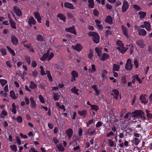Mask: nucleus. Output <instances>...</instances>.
<instances>
[{
  "label": "nucleus",
  "mask_w": 152,
  "mask_h": 152,
  "mask_svg": "<svg viewBox=\"0 0 152 152\" xmlns=\"http://www.w3.org/2000/svg\"><path fill=\"white\" fill-rule=\"evenodd\" d=\"M6 48L8 50L9 52L12 54L13 56H15V53L14 51L12 49V48L8 46H7Z\"/></svg>",
  "instance_id": "nucleus-44"
},
{
  "label": "nucleus",
  "mask_w": 152,
  "mask_h": 152,
  "mask_svg": "<svg viewBox=\"0 0 152 152\" xmlns=\"http://www.w3.org/2000/svg\"><path fill=\"white\" fill-rule=\"evenodd\" d=\"M13 9L14 12L18 16L21 15V11L18 7L15 6L13 7Z\"/></svg>",
  "instance_id": "nucleus-8"
},
{
  "label": "nucleus",
  "mask_w": 152,
  "mask_h": 152,
  "mask_svg": "<svg viewBox=\"0 0 152 152\" xmlns=\"http://www.w3.org/2000/svg\"><path fill=\"white\" fill-rule=\"evenodd\" d=\"M91 129L90 128L86 130L85 133L86 134H88L90 136H91L93 134H96L95 129L93 131L90 132Z\"/></svg>",
  "instance_id": "nucleus-14"
},
{
  "label": "nucleus",
  "mask_w": 152,
  "mask_h": 152,
  "mask_svg": "<svg viewBox=\"0 0 152 152\" xmlns=\"http://www.w3.org/2000/svg\"><path fill=\"white\" fill-rule=\"evenodd\" d=\"M134 143L135 145H137L139 143L140 141L137 138H135L134 139Z\"/></svg>",
  "instance_id": "nucleus-63"
},
{
  "label": "nucleus",
  "mask_w": 152,
  "mask_h": 152,
  "mask_svg": "<svg viewBox=\"0 0 152 152\" xmlns=\"http://www.w3.org/2000/svg\"><path fill=\"white\" fill-rule=\"evenodd\" d=\"M24 100L26 104L28 105L29 104V99L27 97L25 96L24 97Z\"/></svg>",
  "instance_id": "nucleus-64"
},
{
  "label": "nucleus",
  "mask_w": 152,
  "mask_h": 152,
  "mask_svg": "<svg viewBox=\"0 0 152 152\" xmlns=\"http://www.w3.org/2000/svg\"><path fill=\"white\" fill-rule=\"evenodd\" d=\"M87 113V111L85 110H84L82 111H78V114L80 116H83L85 117Z\"/></svg>",
  "instance_id": "nucleus-21"
},
{
  "label": "nucleus",
  "mask_w": 152,
  "mask_h": 152,
  "mask_svg": "<svg viewBox=\"0 0 152 152\" xmlns=\"http://www.w3.org/2000/svg\"><path fill=\"white\" fill-rule=\"evenodd\" d=\"M11 41L13 45H17L18 44V39L16 37L14 36H12L11 37Z\"/></svg>",
  "instance_id": "nucleus-19"
},
{
  "label": "nucleus",
  "mask_w": 152,
  "mask_h": 152,
  "mask_svg": "<svg viewBox=\"0 0 152 152\" xmlns=\"http://www.w3.org/2000/svg\"><path fill=\"white\" fill-rule=\"evenodd\" d=\"M16 120L19 123H21L22 122V118L21 117L19 116L17 117Z\"/></svg>",
  "instance_id": "nucleus-59"
},
{
  "label": "nucleus",
  "mask_w": 152,
  "mask_h": 152,
  "mask_svg": "<svg viewBox=\"0 0 152 152\" xmlns=\"http://www.w3.org/2000/svg\"><path fill=\"white\" fill-rule=\"evenodd\" d=\"M46 74L47 75V77L49 79V80L50 81H52V78L50 74V72L49 71H47Z\"/></svg>",
  "instance_id": "nucleus-46"
},
{
  "label": "nucleus",
  "mask_w": 152,
  "mask_h": 152,
  "mask_svg": "<svg viewBox=\"0 0 152 152\" xmlns=\"http://www.w3.org/2000/svg\"><path fill=\"white\" fill-rule=\"evenodd\" d=\"M122 32L127 37H129V35L128 34L127 28L124 26L122 25L121 26Z\"/></svg>",
  "instance_id": "nucleus-18"
},
{
  "label": "nucleus",
  "mask_w": 152,
  "mask_h": 152,
  "mask_svg": "<svg viewBox=\"0 0 152 152\" xmlns=\"http://www.w3.org/2000/svg\"><path fill=\"white\" fill-rule=\"evenodd\" d=\"M133 79L137 80L140 84L142 83V81L138 77L137 75H134L132 77Z\"/></svg>",
  "instance_id": "nucleus-43"
},
{
  "label": "nucleus",
  "mask_w": 152,
  "mask_h": 152,
  "mask_svg": "<svg viewBox=\"0 0 152 152\" xmlns=\"http://www.w3.org/2000/svg\"><path fill=\"white\" fill-rule=\"evenodd\" d=\"M132 68V65L131 63V61L130 59H127L125 66V69L127 71H130Z\"/></svg>",
  "instance_id": "nucleus-4"
},
{
  "label": "nucleus",
  "mask_w": 152,
  "mask_h": 152,
  "mask_svg": "<svg viewBox=\"0 0 152 152\" xmlns=\"http://www.w3.org/2000/svg\"><path fill=\"white\" fill-rule=\"evenodd\" d=\"M146 13L145 12L140 11L138 12V14L139 15L140 18L142 19L145 18L146 15Z\"/></svg>",
  "instance_id": "nucleus-25"
},
{
  "label": "nucleus",
  "mask_w": 152,
  "mask_h": 152,
  "mask_svg": "<svg viewBox=\"0 0 152 152\" xmlns=\"http://www.w3.org/2000/svg\"><path fill=\"white\" fill-rule=\"evenodd\" d=\"M34 13L35 18L37 19L38 23H41V18L39 13L38 12H34Z\"/></svg>",
  "instance_id": "nucleus-12"
},
{
  "label": "nucleus",
  "mask_w": 152,
  "mask_h": 152,
  "mask_svg": "<svg viewBox=\"0 0 152 152\" xmlns=\"http://www.w3.org/2000/svg\"><path fill=\"white\" fill-rule=\"evenodd\" d=\"M60 97V96L58 94H54L53 98L55 101H57L58 100Z\"/></svg>",
  "instance_id": "nucleus-51"
},
{
  "label": "nucleus",
  "mask_w": 152,
  "mask_h": 152,
  "mask_svg": "<svg viewBox=\"0 0 152 152\" xmlns=\"http://www.w3.org/2000/svg\"><path fill=\"white\" fill-rule=\"evenodd\" d=\"M36 21L33 17H30L29 18L28 20V23L30 25H31L32 24H34L36 23Z\"/></svg>",
  "instance_id": "nucleus-26"
},
{
  "label": "nucleus",
  "mask_w": 152,
  "mask_h": 152,
  "mask_svg": "<svg viewBox=\"0 0 152 152\" xmlns=\"http://www.w3.org/2000/svg\"><path fill=\"white\" fill-rule=\"evenodd\" d=\"M136 43L141 48H143L145 46V45L144 44V41L142 39L138 40L136 42Z\"/></svg>",
  "instance_id": "nucleus-11"
},
{
  "label": "nucleus",
  "mask_w": 152,
  "mask_h": 152,
  "mask_svg": "<svg viewBox=\"0 0 152 152\" xmlns=\"http://www.w3.org/2000/svg\"><path fill=\"white\" fill-rule=\"evenodd\" d=\"M7 115V113L5 110H3L0 115V117L1 118H4Z\"/></svg>",
  "instance_id": "nucleus-36"
},
{
  "label": "nucleus",
  "mask_w": 152,
  "mask_h": 152,
  "mask_svg": "<svg viewBox=\"0 0 152 152\" xmlns=\"http://www.w3.org/2000/svg\"><path fill=\"white\" fill-rule=\"evenodd\" d=\"M117 44L119 46V47H121L124 46V44L122 43V42L120 40H118L117 41Z\"/></svg>",
  "instance_id": "nucleus-58"
},
{
  "label": "nucleus",
  "mask_w": 152,
  "mask_h": 152,
  "mask_svg": "<svg viewBox=\"0 0 152 152\" xmlns=\"http://www.w3.org/2000/svg\"><path fill=\"white\" fill-rule=\"evenodd\" d=\"M88 35L92 37L94 42L96 43H98L99 41V36L97 33L93 31H90L88 33Z\"/></svg>",
  "instance_id": "nucleus-2"
},
{
  "label": "nucleus",
  "mask_w": 152,
  "mask_h": 152,
  "mask_svg": "<svg viewBox=\"0 0 152 152\" xmlns=\"http://www.w3.org/2000/svg\"><path fill=\"white\" fill-rule=\"evenodd\" d=\"M12 112L15 114L16 113V106L14 103H13L12 105Z\"/></svg>",
  "instance_id": "nucleus-37"
},
{
  "label": "nucleus",
  "mask_w": 152,
  "mask_h": 152,
  "mask_svg": "<svg viewBox=\"0 0 152 152\" xmlns=\"http://www.w3.org/2000/svg\"><path fill=\"white\" fill-rule=\"evenodd\" d=\"M105 21L106 23H108L109 24H112L113 23L112 18L110 16H107L105 19Z\"/></svg>",
  "instance_id": "nucleus-20"
},
{
  "label": "nucleus",
  "mask_w": 152,
  "mask_h": 152,
  "mask_svg": "<svg viewBox=\"0 0 152 152\" xmlns=\"http://www.w3.org/2000/svg\"><path fill=\"white\" fill-rule=\"evenodd\" d=\"M100 60L101 61H104L110 58V56L105 53H103L102 56L99 57Z\"/></svg>",
  "instance_id": "nucleus-13"
},
{
  "label": "nucleus",
  "mask_w": 152,
  "mask_h": 152,
  "mask_svg": "<svg viewBox=\"0 0 152 152\" xmlns=\"http://www.w3.org/2000/svg\"><path fill=\"white\" fill-rule=\"evenodd\" d=\"M146 112L147 114V117L148 118H152V114L149 113V111L148 110H146Z\"/></svg>",
  "instance_id": "nucleus-49"
},
{
  "label": "nucleus",
  "mask_w": 152,
  "mask_h": 152,
  "mask_svg": "<svg viewBox=\"0 0 152 152\" xmlns=\"http://www.w3.org/2000/svg\"><path fill=\"white\" fill-rule=\"evenodd\" d=\"M64 6L65 7L70 9H75V7L73 6L72 4L69 2L65 3Z\"/></svg>",
  "instance_id": "nucleus-17"
},
{
  "label": "nucleus",
  "mask_w": 152,
  "mask_h": 152,
  "mask_svg": "<svg viewBox=\"0 0 152 152\" xmlns=\"http://www.w3.org/2000/svg\"><path fill=\"white\" fill-rule=\"evenodd\" d=\"M92 88H93L95 92V95L98 96L100 94V90L98 89L97 86L96 85H93Z\"/></svg>",
  "instance_id": "nucleus-24"
},
{
  "label": "nucleus",
  "mask_w": 152,
  "mask_h": 152,
  "mask_svg": "<svg viewBox=\"0 0 152 152\" xmlns=\"http://www.w3.org/2000/svg\"><path fill=\"white\" fill-rule=\"evenodd\" d=\"M71 75L72 77L71 81V82L75 81L76 80V78H77L78 76V72L75 70L72 71L71 72Z\"/></svg>",
  "instance_id": "nucleus-5"
},
{
  "label": "nucleus",
  "mask_w": 152,
  "mask_h": 152,
  "mask_svg": "<svg viewBox=\"0 0 152 152\" xmlns=\"http://www.w3.org/2000/svg\"><path fill=\"white\" fill-rule=\"evenodd\" d=\"M36 84L33 81H31L30 83V85L29 87L32 89H34L37 87Z\"/></svg>",
  "instance_id": "nucleus-40"
},
{
  "label": "nucleus",
  "mask_w": 152,
  "mask_h": 152,
  "mask_svg": "<svg viewBox=\"0 0 152 152\" xmlns=\"http://www.w3.org/2000/svg\"><path fill=\"white\" fill-rule=\"evenodd\" d=\"M102 48H99L97 47L95 48V50L97 53V56L99 57H101V55L102 54L101 50Z\"/></svg>",
  "instance_id": "nucleus-29"
},
{
  "label": "nucleus",
  "mask_w": 152,
  "mask_h": 152,
  "mask_svg": "<svg viewBox=\"0 0 152 152\" xmlns=\"http://www.w3.org/2000/svg\"><path fill=\"white\" fill-rule=\"evenodd\" d=\"M116 49H118L120 53L122 54L124 53L128 49L127 48H124V46L121 47H117Z\"/></svg>",
  "instance_id": "nucleus-16"
},
{
  "label": "nucleus",
  "mask_w": 152,
  "mask_h": 152,
  "mask_svg": "<svg viewBox=\"0 0 152 152\" xmlns=\"http://www.w3.org/2000/svg\"><path fill=\"white\" fill-rule=\"evenodd\" d=\"M133 7L137 11L141 10V8L137 5H133Z\"/></svg>",
  "instance_id": "nucleus-52"
},
{
  "label": "nucleus",
  "mask_w": 152,
  "mask_h": 152,
  "mask_svg": "<svg viewBox=\"0 0 152 152\" xmlns=\"http://www.w3.org/2000/svg\"><path fill=\"white\" fill-rule=\"evenodd\" d=\"M7 83V81L4 79H0V83L2 86H4Z\"/></svg>",
  "instance_id": "nucleus-42"
},
{
  "label": "nucleus",
  "mask_w": 152,
  "mask_h": 152,
  "mask_svg": "<svg viewBox=\"0 0 152 152\" xmlns=\"http://www.w3.org/2000/svg\"><path fill=\"white\" fill-rule=\"evenodd\" d=\"M144 113L141 110H136L132 113V117L134 119L133 120V122H136L137 121H139L140 118H141L143 120H145V117L144 116Z\"/></svg>",
  "instance_id": "nucleus-1"
},
{
  "label": "nucleus",
  "mask_w": 152,
  "mask_h": 152,
  "mask_svg": "<svg viewBox=\"0 0 152 152\" xmlns=\"http://www.w3.org/2000/svg\"><path fill=\"white\" fill-rule=\"evenodd\" d=\"M57 17L60 18L61 20L63 21L64 22L66 21V17L65 15L63 14L59 13L57 15Z\"/></svg>",
  "instance_id": "nucleus-27"
},
{
  "label": "nucleus",
  "mask_w": 152,
  "mask_h": 152,
  "mask_svg": "<svg viewBox=\"0 0 152 152\" xmlns=\"http://www.w3.org/2000/svg\"><path fill=\"white\" fill-rule=\"evenodd\" d=\"M134 64L135 65V67L136 68H138V61L136 59L134 61Z\"/></svg>",
  "instance_id": "nucleus-60"
},
{
  "label": "nucleus",
  "mask_w": 152,
  "mask_h": 152,
  "mask_svg": "<svg viewBox=\"0 0 152 152\" xmlns=\"http://www.w3.org/2000/svg\"><path fill=\"white\" fill-rule=\"evenodd\" d=\"M138 33L140 35L144 36L146 34L147 32L144 29H142L139 30Z\"/></svg>",
  "instance_id": "nucleus-23"
},
{
  "label": "nucleus",
  "mask_w": 152,
  "mask_h": 152,
  "mask_svg": "<svg viewBox=\"0 0 152 152\" xmlns=\"http://www.w3.org/2000/svg\"><path fill=\"white\" fill-rule=\"evenodd\" d=\"M91 67V69L90 68L88 69V71L91 73H94L96 71V70L95 65L94 64H92Z\"/></svg>",
  "instance_id": "nucleus-30"
},
{
  "label": "nucleus",
  "mask_w": 152,
  "mask_h": 152,
  "mask_svg": "<svg viewBox=\"0 0 152 152\" xmlns=\"http://www.w3.org/2000/svg\"><path fill=\"white\" fill-rule=\"evenodd\" d=\"M44 36V34H42V35H38L37 36V40L39 41H42L44 40L43 38Z\"/></svg>",
  "instance_id": "nucleus-38"
},
{
  "label": "nucleus",
  "mask_w": 152,
  "mask_h": 152,
  "mask_svg": "<svg viewBox=\"0 0 152 152\" xmlns=\"http://www.w3.org/2000/svg\"><path fill=\"white\" fill-rule=\"evenodd\" d=\"M107 74V71L105 70H103L102 74V77L103 78H106V75Z\"/></svg>",
  "instance_id": "nucleus-53"
},
{
  "label": "nucleus",
  "mask_w": 152,
  "mask_h": 152,
  "mask_svg": "<svg viewBox=\"0 0 152 152\" xmlns=\"http://www.w3.org/2000/svg\"><path fill=\"white\" fill-rule=\"evenodd\" d=\"M9 22L10 23L11 27L13 29H16V27L15 23L12 19H10V20H9Z\"/></svg>",
  "instance_id": "nucleus-35"
},
{
  "label": "nucleus",
  "mask_w": 152,
  "mask_h": 152,
  "mask_svg": "<svg viewBox=\"0 0 152 152\" xmlns=\"http://www.w3.org/2000/svg\"><path fill=\"white\" fill-rule=\"evenodd\" d=\"M91 110H94L96 111H97L99 109L98 106L95 104L91 105Z\"/></svg>",
  "instance_id": "nucleus-39"
},
{
  "label": "nucleus",
  "mask_w": 152,
  "mask_h": 152,
  "mask_svg": "<svg viewBox=\"0 0 152 152\" xmlns=\"http://www.w3.org/2000/svg\"><path fill=\"white\" fill-rule=\"evenodd\" d=\"M40 72L42 75H43L46 74V73L45 72L44 70V69L43 67L42 66H40Z\"/></svg>",
  "instance_id": "nucleus-57"
},
{
  "label": "nucleus",
  "mask_w": 152,
  "mask_h": 152,
  "mask_svg": "<svg viewBox=\"0 0 152 152\" xmlns=\"http://www.w3.org/2000/svg\"><path fill=\"white\" fill-rule=\"evenodd\" d=\"M72 48L75 50L80 51L83 48L82 46L79 43L77 44L75 46L72 45Z\"/></svg>",
  "instance_id": "nucleus-7"
},
{
  "label": "nucleus",
  "mask_w": 152,
  "mask_h": 152,
  "mask_svg": "<svg viewBox=\"0 0 152 152\" xmlns=\"http://www.w3.org/2000/svg\"><path fill=\"white\" fill-rule=\"evenodd\" d=\"M120 66L118 65H117L115 64H114L113 65V71H118L119 70Z\"/></svg>",
  "instance_id": "nucleus-31"
},
{
  "label": "nucleus",
  "mask_w": 152,
  "mask_h": 152,
  "mask_svg": "<svg viewBox=\"0 0 152 152\" xmlns=\"http://www.w3.org/2000/svg\"><path fill=\"white\" fill-rule=\"evenodd\" d=\"M127 46H129L130 47L131 54H132L134 50V46L132 44H130L129 45H127Z\"/></svg>",
  "instance_id": "nucleus-56"
},
{
  "label": "nucleus",
  "mask_w": 152,
  "mask_h": 152,
  "mask_svg": "<svg viewBox=\"0 0 152 152\" xmlns=\"http://www.w3.org/2000/svg\"><path fill=\"white\" fill-rule=\"evenodd\" d=\"M54 54L53 53H51L49 55L48 57V61H49L53 57Z\"/></svg>",
  "instance_id": "nucleus-54"
},
{
  "label": "nucleus",
  "mask_w": 152,
  "mask_h": 152,
  "mask_svg": "<svg viewBox=\"0 0 152 152\" xmlns=\"http://www.w3.org/2000/svg\"><path fill=\"white\" fill-rule=\"evenodd\" d=\"M109 145L110 147H112L114 146V142L111 139H109L108 140Z\"/></svg>",
  "instance_id": "nucleus-55"
},
{
  "label": "nucleus",
  "mask_w": 152,
  "mask_h": 152,
  "mask_svg": "<svg viewBox=\"0 0 152 152\" xmlns=\"http://www.w3.org/2000/svg\"><path fill=\"white\" fill-rule=\"evenodd\" d=\"M39 99L40 101L42 104H44L45 103V101L43 97L41 95H39Z\"/></svg>",
  "instance_id": "nucleus-45"
},
{
  "label": "nucleus",
  "mask_w": 152,
  "mask_h": 152,
  "mask_svg": "<svg viewBox=\"0 0 152 152\" xmlns=\"http://www.w3.org/2000/svg\"><path fill=\"white\" fill-rule=\"evenodd\" d=\"M11 150L12 151L16 152L17 150V146L15 145H13L10 146Z\"/></svg>",
  "instance_id": "nucleus-50"
},
{
  "label": "nucleus",
  "mask_w": 152,
  "mask_h": 152,
  "mask_svg": "<svg viewBox=\"0 0 152 152\" xmlns=\"http://www.w3.org/2000/svg\"><path fill=\"white\" fill-rule=\"evenodd\" d=\"M65 30L66 32L72 33L75 35H77L76 30L74 26L71 27L66 28Z\"/></svg>",
  "instance_id": "nucleus-6"
},
{
  "label": "nucleus",
  "mask_w": 152,
  "mask_h": 152,
  "mask_svg": "<svg viewBox=\"0 0 152 152\" xmlns=\"http://www.w3.org/2000/svg\"><path fill=\"white\" fill-rule=\"evenodd\" d=\"M93 119H91L89 121L87 122L86 123L87 126L88 127L92 123H93Z\"/></svg>",
  "instance_id": "nucleus-62"
},
{
  "label": "nucleus",
  "mask_w": 152,
  "mask_h": 152,
  "mask_svg": "<svg viewBox=\"0 0 152 152\" xmlns=\"http://www.w3.org/2000/svg\"><path fill=\"white\" fill-rule=\"evenodd\" d=\"M57 148L60 151H63L64 150V148L63 147L61 144H59L57 146Z\"/></svg>",
  "instance_id": "nucleus-47"
},
{
  "label": "nucleus",
  "mask_w": 152,
  "mask_h": 152,
  "mask_svg": "<svg viewBox=\"0 0 152 152\" xmlns=\"http://www.w3.org/2000/svg\"><path fill=\"white\" fill-rule=\"evenodd\" d=\"M30 101L31 105L32 108H36L37 107V104L36 102V101L34 100L33 97L31 96L30 98Z\"/></svg>",
  "instance_id": "nucleus-10"
},
{
  "label": "nucleus",
  "mask_w": 152,
  "mask_h": 152,
  "mask_svg": "<svg viewBox=\"0 0 152 152\" xmlns=\"http://www.w3.org/2000/svg\"><path fill=\"white\" fill-rule=\"evenodd\" d=\"M113 92L114 93V95H115V99L116 100L118 99L119 94L118 91L117 89H114L113 90Z\"/></svg>",
  "instance_id": "nucleus-32"
},
{
  "label": "nucleus",
  "mask_w": 152,
  "mask_h": 152,
  "mask_svg": "<svg viewBox=\"0 0 152 152\" xmlns=\"http://www.w3.org/2000/svg\"><path fill=\"white\" fill-rule=\"evenodd\" d=\"M0 52L2 56H5L7 54V52L6 50L3 48H1L0 49Z\"/></svg>",
  "instance_id": "nucleus-48"
},
{
  "label": "nucleus",
  "mask_w": 152,
  "mask_h": 152,
  "mask_svg": "<svg viewBox=\"0 0 152 152\" xmlns=\"http://www.w3.org/2000/svg\"><path fill=\"white\" fill-rule=\"evenodd\" d=\"M10 96L12 99H14L17 98L18 97L16 96L15 93L13 90L10 91Z\"/></svg>",
  "instance_id": "nucleus-34"
},
{
  "label": "nucleus",
  "mask_w": 152,
  "mask_h": 152,
  "mask_svg": "<svg viewBox=\"0 0 152 152\" xmlns=\"http://www.w3.org/2000/svg\"><path fill=\"white\" fill-rule=\"evenodd\" d=\"M129 5L127 1L126 0H124L122 6V12H126L129 8Z\"/></svg>",
  "instance_id": "nucleus-3"
},
{
  "label": "nucleus",
  "mask_w": 152,
  "mask_h": 152,
  "mask_svg": "<svg viewBox=\"0 0 152 152\" xmlns=\"http://www.w3.org/2000/svg\"><path fill=\"white\" fill-rule=\"evenodd\" d=\"M147 97V95L146 94H142L140 97V99L141 102L145 104L147 103L148 102V100L146 99Z\"/></svg>",
  "instance_id": "nucleus-9"
},
{
  "label": "nucleus",
  "mask_w": 152,
  "mask_h": 152,
  "mask_svg": "<svg viewBox=\"0 0 152 152\" xmlns=\"http://www.w3.org/2000/svg\"><path fill=\"white\" fill-rule=\"evenodd\" d=\"M144 24H145L146 30L148 31H150L151 29V24L148 21H144Z\"/></svg>",
  "instance_id": "nucleus-15"
},
{
  "label": "nucleus",
  "mask_w": 152,
  "mask_h": 152,
  "mask_svg": "<svg viewBox=\"0 0 152 152\" xmlns=\"http://www.w3.org/2000/svg\"><path fill=\"white\" fill-rule=\"evenodd\" d=\"M88 5L89 7L92 8H93L94 6V0H88Z\"/></svg>",
  "instance_id": "nucleus-33"
},
{
  "label": "nucleus",
  "mask_w": 152,
  "mask_h": 152,
  "mask_svg": "<svg viewBox=\"0 0 152 152\" xmlns=\"http://www.w3.org/2000/svg\"><path fill=\"white\" fill-rule=\"evenodd\" d=\"M66 132L69 138H70L71 137L73 134L72 129L70 128L68 130L66 131Z\"/></svg>",
  "instance_id": "nucleus-22"
},
{
  "label": "nucleus",
  "mask_w": 152,
  "mask_h": 152,
  "mask_svg": "<svg viewBox=\"0 0 152 152\" xmlns=\"http://www.w3.org/2000/svg\"><path fill=\"white\" fill-rule=\"evenodd\" d=\"M79 90L76 87H74L71 89V91L75 94L78 95H79L78 91Z\"/></svg>",
  "instance_id": "nucleus-28"
},
{
  "label": "nucleus",
  "mask_w": 152,
  "mask_h": 152,
  "mask_svg": "<svg viewBox=\"0 0 152 152\" xmlns=\"http://www.w3.org/2000/svg\"><path fill=\"white\" fill-rule=\"evenodd\" d=\"M48 53H47L43 54L42 57L40 58V60L42 61L45 60L47 58H48Z\"/></svg>",
  "instance_id": "nucleus-41"
},
{
  "label": "nucleus",
  "mask_w": 152,
  "mask_h": 152,
  "mask_svg": "<svg viewBox=\"0 0 152 152\" xmlns=\"http://www.w3.org/2000/svg\"><path fill=\"white\" fill-rule=\"evenodd\" d=\"M16 138L17 142L18 145H20L21 144V141L19 137H18L17 136L16 137Z\"/></svg>",
  "instance_id": "nucleus-61"
}]
</instances>
